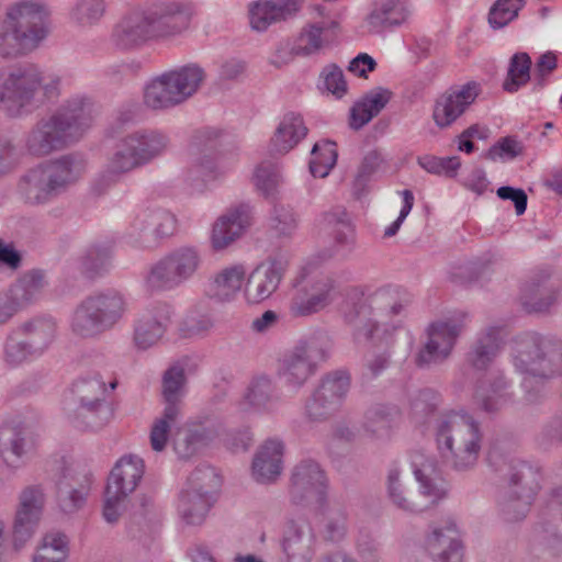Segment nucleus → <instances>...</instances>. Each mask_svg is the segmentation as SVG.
Masks as SVG:
<instances>
[{"label":"nucleus","mask_w":562,"mask_h":562,"mask_svg":"<svg viewBox=\"0 0 562 562\" xmlns=\"http://www.w3.org/2000/svg\"><path fill=\"white\" fill-rule=\"evenodd\" d=\"M190 9L179 1H164L126 13L114 26L112 43L122 50L134 49L153 40L169 38L189 25Z\"/></svg>","instance_id":"3"},{"label":"nucleus","mask_w":562,"mask_h":562,"mask_svg":"<svg viewBox=\"0 0 562 562\" xmlns=\"http://www.w3.org/2000/svg\"><path fill=\"white\" fill-rule=\"evenodd\" d=\"M337 161V150L335 143H316L312 149L310 160V171L315 178H325Z\"/></svg>","instance_id":"59"},{"label":"nucleus","mask_w":562,"mask_h":562,"mask_svg":"<svg viewBox=\"0 0 562 562\" xmlns=\"http://www.w3.org/2000/svg\"><path fill=\"white\" fill-rule=\"evenodd\" d=\"M201 265L202 255L198 247L180 246L147 267L143 273V286L150 293L177 290L194 278Z\"/></svg>","instance_id":"10"},{"label":"nucleus","mask_w":562,"mask_h":562,"mask_svg":"<svg viewBox=\"0 0 562 562\" xmlns=\"http://www.w3.org/2000/svg\"><path fill=\"white\" fill-rule=\"evenodd\" d=\"M562 291V280L549 266L537 267L529 280V313H548Z\"/></svg>","instance_id":"27"},{"label":"nucleus","mask_w":562,"mask_h":562,"mask_svg":"<svg viewBox=\"0 0 562 562\" xmlns=\"http://www.w3.org/2000/svg\"><path fill=\"white\" fill-rule=\"evenodd\" d=\"M283 562H312L316 538L311 524L302 517L288 519L280 537Z\"/></svg>","instance_id":"22"},{"label":"nucleus","mask_w":562,"mask_h":562,"mask_svg":"<svg viewBox=\"0 0 562 562\" xmlns=\"http://www.w3.org/2000/svg\"><path fill=\"white\" fill-rule=\"evenodd\" d=\"M204 80L203 68L195 64L166 71L146 85L144 103L153 110L180 105L198 92Z\"/></svg>","instance_id":"12"},{"label":"nucleus","mask_w":562,"mask_h":562,"mask_svg":"<svg viewBox=\"0 0 562 562\" xmlns=\"http://www.w3.org/2000/svg\"><path fill=\"white\" fill-rule=\"evenodd\" d=\"M49 178L41 164L26 170L18 182V193L25 204L38 206L57 198Z\"/></svg>","instance_id":"38"},{"label":"nucleus","mask_w":562,"mask_h":562,"mask_svg":"<svg viewBox=\"0 0 562 562\" xmlns=\"http://www.w3.org/2000/svg\"><path fill=\"white\" fill-rule=\"evenodd\" d=\"M322 231H330L335 246L316 254L303 268L294 283V293L290 302V312L294 316H310L326 308L336 296L335 280L325 274L313 276V267L335 257L339 247L349 241V225L336 217L335 214L325 213L318 220Z\"/></svg>","instance_id":"4"},{"label":"nucleus","mask_w":562,"mask_h":562,"mask_svg":"<svg viewBox=\"0 0 562 562\" xmlns=\"http://www.w3.org/2000/svg\"><path fill=\"white\" fill-rule=\"evenodd\" d=\"M434 436L443 461L457 472H468L479 462L483 446L480 422L471 414L450 412L436 419Z\"/></svg>","instance_id":"7"},{"label":"nucleus","mask_w":562,"mask_h":562,"mask_svg":"<svg viewBox=\"0 0 562 562\" xmlns=\"http://www.w3.org/2000/svg\"><path fill=\"white\" fill-rule=\"evenodd\" d=\"M321 525L322 533L326 540L338 542L347 533V512L338 505L330 503L327 498V506L324 509L312 507Z\"/></svg>","instance_id":"48"},{"label":"nucleus","mask_w":562,"mask_h":562,"mask_svg":"<svg viewBox=\"0 0 562 562\" xmlns=\"http://www.w3.org/2000/svg\"><path fill=\"white\" fill-rule=\"evenodd\" d=\"M24 153V148L21 149L12 139H0V178L20 165Z\"/></svg>","instance_id":"64"},{"label":"nucleus","mask_w":562,"mask_h":562,"mask_svg":"<svg viewBox=\"0 0 562 562\" xmlns=\"http://www.w3.org/2000/svg\"><path fill=\"white\" fill-rule=\"evenodd\" d=\"M518 467L519 469L515 464H510L508 485L503 503V510L508 516V519H519L525 516V462L520 461Z\"/></svg>","instance_id":"47"},{"label":"nucleus","mask_w":562,"mask_h":562,"mask_svg":"<svg viewBox=\"0 0 562 562\" xmlns=\"http://www.w3.org/2000/svg\"><path fill=\"white\" fill-rule=\"evenodd\" d=\"M279 401L272 379L259 374L249 381L237 407L245 413L272 414L278 409Z\"/></svg>","instance_id":"33"},{"label":"nucleus","mask_w":562,"mask_h":562,"mask_svg":"<svg viewBox=\"0 0 562 562\" xmlns=\"http://www.w3.org/2000/svg\"><path fill=\"white\" fill-rule=\"evenodd\" d=\"M418 165L429 173L445 175L448 177H454L458 169L460 168L459 157H437L432 155H424L418 157Z\"/></svg>","instance_id":"63"},{"label":"nucleus","mask_w":562,"mask_h":562,"mask_svg":"<svg viewBox=\"0 0 562 562\" xmlns=\"http://www.w3.org/2000/svg\"><path fill=\"white\" fill-rule=\"evenodd\" d=\"M289 268L284 257H269L259 262L250 272L247 271L244 299L250 305L269 300L279 289Z\"/></svg>","instance_id":"17"},{"label":"nucleus","mask_w":562,"mask_h":562,"mask_svg":"<svg viewBox=\"0 0 562 562\" xmlns=\"http://www.w3.org/2000/svg\"><path fill=\"white\" fill-rule=\"evenodd\" d=\"M108 391L98 372L79 375L71 384L70 400L63 407L69 424L80 431H98L106 426L111 418Z\"/></svg>","instance_id":"9"},{"label":"nucleus","mask_w":562,"mask_h":562,"mask_svg":"<svg viewBox=\"0 0 562 562\" xmlns=\"http://www.w3.org/2000/svg\"><path fill=\"white\" fill-rule=\"evenodd\" d=\"M38 358L26 340H19L13 334H9L2 346V361L8 368L15 369L26 361Z\"/></svg>","instance_id":"57"},{"label":"nucleus","mask_w":562,"mask_h":562,"mask_svg":"<svg viewBox=\"0 0 562 562\" xmlns=\"http://www.w3.org/2000/svg\"><path fill=\"white\" fill-rule=\"evenodd\" d=\"M106 12L104 0H72L68 8L69 23L81 30L98 25Z\"/></svg>","instance_id":"49"},{"label":"nucleus","mask_w":562,"mask_h":562,"mask_svg":"<svg viewBox=\"0 0 562 562\" xmlns=\"http://www.w3.org/2000/svg\"><path fill=\"white\" fill-rule=\"evenodd\" d=\"M128 311V300L124 292L104 289L81 300L69 318V329L74 336L94 339L114 329Z\"/></svg>","instance_id":"8"},{"label":"nucleus","mask_w":562,"mask_h":562,"mask_svg":"<svg viewBox=\"0 0 562 562\" xmlns=\"http://www.w3.org/2000/svg\"><path fill=\"white\" fill-rule=\"evenodd\" d=\"M47 285L43 271L31 270L19 277L2 292L18 313H21L40 301Z\"/></svg>","instance_id":"35"},{"label":"nucleus","mask_w":562,"mask_h":562,"mask_svg":"<svg viewBox=\"0 0 562 562\" xmlns=\"http://www.w3.org/2000/svg\"><path fill=\"white\" fill-rule=\"evenodd\" d=\"M527 82V53H516L509 60L506 78L503 82L505 91L514 93Z\"/></svg>","instance_id":"61"},{"label":"nucleus","mask_w":562,"mask_h":562,"mask_svg":"<svg viewBox=\"0 0 562 562\" xmlns=\"http://www.w3.org/2000/svg\"><path fill=\"white\" fill-rule=\"evenodd\" d=\"M177 218L162 207H143L133 213L124 233L126 245L137 249L156 247L164 238L173 235Z\"/></svg>","instance_id":"14"},{"label":"nucleus","mask_w":562,"mask_h":562,"mask_svg":"<svg viewBox=\"0 0 562 562\" xmlns=\"http://www.w3.org/2000/svg\"><path fill=\"white\" fill-rule=\"evenodd\" d=\"M510 401L512 396L502 383H494L488 387L479 385L474 392V402L486 413L497 412Z\"/></svg>","instance_id":"55"},{"label":"nucleus","mask_w":562,"mask_h":562,"mask_svg":"<svg viewBox=\"0 0 562 562\" xmlns=\"http://www.w3.org/2000/svg\"><path fill=\"white\" fill-rule=\"evenodd\" d=\"M98 109L85 95L65 100L52 113L42 116L25 134L23 148L33 158H44L77 142L94 123Z\"/></svg>","instance_id":"1"},{"label":"nucleus","mask_w":562,"mask_h":562,"mask_svg":"<svg viewBox=\"0 0 562 562\" xmlns=\"http://www.w3.org/2000/svg\"><path fill=\"white\" fill-rule=\"evenodd\" d=\"M391 92L376 88L366 93L350 110V126L359 130L376 116L389 103Z\"/></svg>","instance_id":"45"},{"label":"nucleus","mask_w":562,"mask_h":562,"mask_svg":"<svg viewBox=\"0 0 562 562\" xmlns=\"http://www.w3.org/2000/svg\"><path fill=\"white\" fill-rule=\"evenodd\" d=\"M281 182L282 176L277 164L262 161L255 167L251 176V183L265 198L273 196Z\"/></svg>","instance_id":"54"},{"label":"nucleus","mask_w":562,"mask_h":562,"mask_svg":"<svg viewBox=\"0 0 562 562\" xmlns=\"http://www.w3.org/2000/svg\"><path fill=\"white\" fill-rule=\"evenodd\" d=\"M179 413L172 406L165 407L160 416L153 422L149 432V442L154 451L165 450L169 442V435L172 425L176 423Z\"/></svg>","instance_id":"58"},{"label":"nucleus","mask_w":562,"mask_h":562,"mask_svg":"<svg viewBox=\"0 0 562 562\" xmlns=\"http://www.w3.org/2000/svg\"><path fill=\"white\" fill-rule=\"evenodd\" d=\"M184 366L181 362L172 364L162 376V396L165 407L172 406L180 414L182 398L186 395Z\"/></svg>","instance_id":"50"},{"label":"nucleus","mask_w":562,"mask_h":562,"mask_svg":"<svg viewBox=\"0 0 562 562\" xmlns=\"http://www.w3.org/2000/svg\"><path fill=\"white\" fill-rule=\"evenodd\" d=\"M60 93L61 78L36 64H19L0 71V109L9 117H25Z\"/></svg>","instance_id":"5"},{"label":"nucleus","mask_w":562,"mask_h":562,"mask_svg":"<svg viewBox=\"0 0 562 562\" xmlns=\"http://www.w3.org/2000/svg\"><path fill=\"white\" fill-rule=\"evenodd\" d=\"M145 473L144 460L135 454L121 457L108 477L103 502V518L115 524L126 509L128 496L135 492Z\"/></svg>","instance_id":"13"},{"label":"nucleus","mask_w":562,"mask_h":562,"mask_svg":"<svg viewBox=\"0 0 562 562\" xmlns=\"http://www.w3.org/2000/svg\"><path fill=\"white\" fill-rule=\"evenodd\" d=\"M529 376L549 379L560 371L562 342L537 333L529 336Z\"/></svg>","instance_id":"26"},{"label":"nucleus","mask_w":562,"mask_h":562,"mask_svg":"<svg viewBox=\"0 0 562 562\" xmlns=\"http://www.w3.org/2000/svg\"><path fill=\"white\" fill-rule=\"evenodd\" d=\"M19 330L27 336L35 355L43 356L53 345L58 334V323L52 315H37L23 322Z\"/></svg>","instance_id":"39"},{"label":"nucleus","mask_w":562,"mask_h":562,"mask_svg":"<svg viewBox=\"0 0 562 562\" xmlns=\"http://www.w3.org/2000/svg\"><path fill=\"white\" fill-rule=\"evenodd\" d=\"M46 495L42 485H29L19 494L13 521V547L20 550L34 535L42 518Z\"/></svg>","instance_id":"18"},{"label":"nucleus","mask_w":562,"mask_h":562,"mask_svg":"<svg viewBox=\"0 0 562 562\" xmlns=\"http://www.w3.org/2000/svg\"><path fill=\"white\" fill-rule=\"evenodd\" d=\"M284 442L279 438L265 440L252 458L251 475L258 483H272L283 471Z\"/></svg>","instance_id":"34"},{"label":"nucleus","mask_w":562,"mask_h":562,"mask_svg":"<svg viewBox=\"0 0 562 562\" xmlns=\"http://www.w3.org/2000/svg\"><path fill=\"white\" fill-rule=\"evenodd\" d=\"M398 414L400 412L394 405L375 404L367 409L362 429L371 438H387Z\"/></svg>","instance_id":"46"},{"label":"nucleus","mask_w":562,"mask_h":562,"mask_svg":"<svg viewBox=\"0 0 562 562\" xmlns=\"http://www.w3.org/2000/svg\"><path fill=\"white\" fill-rule=\"evenodd\" d=\"M297 216L293 209L284 205H276L270 216V227L278 235L290 237L297 228Z\"/></svg>","instance_id":"62"},{"label":"nucleus","mask_w":562,"mask_h":562,"mask_svg":"<svg viewBox=\"0 0 562 562\" xmlns=\"http://www.w3.org/2000/svg\"><path fill=\"white\" fill-rule=\"evenodd\" d=\"M426 548L438 562H461L463 547L460 530L452 519L435 526L427 537Z\"/></svg>","instance_id":"31"},{"label":"nucleus","mask_w":562,"mask_h":562,"mask_svg":"<svg viewBox=\"0 0 562 562\" xmlns=\"http://www.w3.org/2000/svg\"><path fill=\"white\" fill-rule=\"evenodd\" d=\"M364 300L345 311L357 344L378 342L403 326L411 293L397 284H384L362 292Z\"/></svg>","instance_id":"2"},{"label":"nucleus","mask_w":562,"mask_h":562,"mask_svg":"<svg viewBox=\"0 0 562 562\" xmlns=\"http://www.w3.org/2000/svg\"><path fill=\"white\" fill-rule=\"evenodd\" d=\"M143 166L132 143L125 135L116 142L113 151L108 157L103 170L93 182V189L98 193H101L106 188L117 182L123 176Z\"/></svg>","instance_id":"25"},{"label":"nucleus","mask_w":562,"mask_h":562,"mask_svg":"<svg viewBox=\"0 0 562 562\" xmlns=\"http://www.w3.org/2000/svg\"><path fill=\"white\" fill-rule=\"evenodd\" d=\"M214 503L215 497L201 495L195 490L182 488L177 502V513L186 525L201 526Z\"/></svg>","instance_id":"43"},{"label":"nucleus","mask_w":562,"mask_h":562,"mask_svg":"<svg viewBox=\"0 0 562 562\" xmlns=\"http://www.w3.org/2000/svg\"><path fill=\"white\" fill-rule=\"evenodd\" d=\"M409 15V7L404 0H379L372 4L363 21V27L369 33L381 34L402 25Z\"/></svg>","instance_id":"36"},{"label":"nucleus","mask_w":562,"mask_h":562,"mask_svg":"<svg viewBox=\"0 0 562 562\" xmlns=\"http://www.w3.org/2000/svg\"><path fill=\"white\" fill-rule=\"evenodd\" d=\"M113 254L111 240H100L90 245L80 258V268L89 277L104 271L110 265Z\"/></svg>","instance_id":"53"},{"label":"nucleus","mask_w":562,"mask_h":562,"mask_svg":"<svg viewBox=\"0 0 562 562\" xmlns=\"http://www.w3.org/2000/svg\"><path fill=\"white\" fill-rule=\"evenodd\" d=\"M409 463L418 483L419 494L428 505H436L447 497L449 486L434 456L422 450H415L409 454Z\"/></svg>","instance_id":"23"},{"label":"nucleus","mask_w":562,"mask_h":562,"mask_svg":"<svg viewBox=\"0 0 562 562\" xmlns=\"http://www.w3.org/2000/svg\"><path fill=\"white\" fill-rule=\"evenodd\" d=\"M290 498L293 504L324 509L327 506L328 480L321 465L312 460L300 461L291 472Z\"/></svg>","instance_id":"16"},{"label":"nucleus","mask_w":562,"mask_h":562,"mask_svg":"<svg viewBox=\"0 0 562 562\" xmlns=\"http://www.w3.org/2000/svg\"><path fill=\"white\" fill-rule=\"evenodd\" d=\"M525 0H497L490 10L488 23L493 29H502L513 21L524 7Z\"/></svg>","instance_id":"60"},{"label":"nucleus","mask_w":562,"mask_h":562,"mask_svg":"<svg viewBox=\"0 0 562 562\" xmlns=\"http://www.w3.org/2000/svg\"><path fill=\"white\" fill-rule=\"evenodd\" d=\"M69 557V542L60 532L46 533L34 553L31 562H67Z\"/></svg>","instance_id":"51"},{"label":"nucleus","mask_w":562,"mask_h":562,"mask_svg":"<svg viewBox=\"0 0 562 562\" xmlns=\"http://www.w3.org/2000/svg\"><path fill=\"white\" fill-rule=\"evenodd\" d=\"M307 134V127L300 114L290 112L281 119L271 146L276 153L285 154L293 149Z\"/></svg>","instance_id":"44"},{"label":"nucleus","mask_w":562,"mask_h":562,"mask_svg":"<svg viewBox=\"0 0 562 562\" xmlns=\"http://www.w3.org/2000/svg\"><path fill=\"white\" fill-rule=\"evenodd\" d=\"M331 341L325 331L317 330L301 338L279 359L277 376L285 386L300 390L316 372L319 361L330 352Z\"/></svg>","instance_id":"11"},{"label":"nucleus","mask_w":562,"mask_h":562,"mask_svg":"<svg viewBox=\"0 0 562 562\" xmlns=\"http://www.w3.org/2000/svg\"><path fill=\"white\" fill-rule=\"evenodd\" d=\"M336 27L335 21L306 24L293 43V54L304 57L318 54L329 43L328 34Z\"/></svg>","instance_id":"42"},{"label":"nucleus","mask_w":562,"mask_h":562,"mask_svg":"<svg viewBox=\"0 0 562 562\" xmlns=\"http://www.w3.org/2000/svg\"><path fill=\"white\" fill-rule=\"evenodd\" d=\"M92 479L89 474L63 473L57 482V505L65 514L80 510L87 501Z\"/></svg>","instance_id":"37"},{"label":"nucleus","mask_w":562,"mask_h":562,"mask_svg":"<svg viewBox=\"0 0 562 562\" xmlns=\"http://www.w3.org/2000/svg\"><path fill=\"white\" fill-rule=\"evenodd\" d=\"M350 378L346 372L338 371L326 375L321 385L306 402L305 411L311 420L321 422L330 417L349 391Z\"/></svg>","instance_id":"19"},{"label":"nucleus","mask_w":562,"mask_h":562,"mask_svg":"<svg viewBox=\"0 0 562 562\" xmlns=\"http://www.w3.org/2000/svg\"><path fill=\"white\" fill-rule=\"evenodd\" d=\"M252 209L239 204L228 209L214 222L210 235L211 247L222 251L238 240L251 224Z\"/></svg>","instance_id":"24"},{"label":"nucleus","mask_w":562,"mask_h":562,"mask_svg":"<svg viewBox=\"0 0 562 562\" xmlns=\"http://www.w3.org/2000/svg\"><path fill=\"white\" fill-rule=\"evenodd\" d=\"M126 136L144 166L162 156L170 144L168 134L160 130L143 128Z\"/></svg>","instance_id":"41"},{"label":"nucleus","mask_w":562,"mask_h":562,"mask_svg":"<svg viewBox=\"0 0 562 562\" xmlns=\"http://www.w3.org/2000/svg\"><path fill=\"white\" fill-rule=\"evenodd\" d=\"M41 165L58 196L75 186L87 171V159L79 153H69Z\"/></svg>","instance_id":"30"},{"label":"nucleus","mask_w":562,"mask_h":562,"mask_svg":"<svg viewBox=\"0 0 562 562\" xmlns=\"http://www.w3.org/2000/svg\"><path fill=\"white\" fill-rule=\"evenodd\" d=\"M35 451V441L24 425H7L0 430V454L11 469L23 467Z\"/></svg>","instance_id":"28"},{"label":"nucleus","mask_w":562,"mask_h":562,"mask_svg":"<svg viewBox=\"0 0 562 562\" xmlns=\"http://www.w3.org/2000/svg\"><path fill=\"white\" fill-rule=\"evenodd\" d=\"M502 349V327L488 326L481 330L471 350L468 362L477 370L486 369Z\"/></svg>","instance_id":"40"},{"label":"nucleus","mask_w":562,"mask_h":562,"mask_svg":"<svg viewBox=\"0 0 562 562\" xmlns=\"http://www.w3.org/2000/svg\"><path fill=\"white\" fill-rule=\"evenodd\" d=\"M247 266L235 262L217 270L209 280L206 295L217 303H232L245 286Z\"/></svg>","instance_id":"32"},{"label":"nucleus","mask_w":562,"mask_h":562,"mask_svg":"<svg viewBox=\"0 0 562 562\" xmlns=\"http://www.w3.org/2000/svg\"><path fill=\"white\" fill-rule=\"evenodd\" d=\"M403 470L396 464H392L387 471V494L397 508L407 513H420L428 507V505H419L407 496L406 487L402 481Z\"/></svg>","instance_id":"52"},{"label":"nucleus","mask_w":562,"mask_h":562,"mask_svg":"<svg viewBox=\"0 0 562 562\" xmlns=\"http://www.w3.org/2000/svg\"><path fill=\"white\" fill-rule=\"evenodd\" d=\"M467 316L459 311L430 323L426 329L427 339L416 356V364L424 368L446 361L452 353Z\"/></svg>","instance_id":"15"},{"label":"nucleus","mask_w":562,"mask_h":562,"mask_svg":"<svg viewBox=\"0 0 562 562\" xmlns=\"http://www.w3.org/2000/svg\"><path fill=\"white\" fill-rule=\"evenodd\" d=\"M232 169L233 162L223 155L204 154L188 169L186 181L192 192L203 193L212 184L222 181Z\"/></svg>","instance_id":"29"},{"label":"nucleus","mask_w":562,"mask_h":562,"mask_svg":"<svg viewBox=\"0 0 562 562\" xmlns=\"http://www.w3.org/2000/svg\"><path fill=\"white\" fill-rule=\"evenodd\" d=\"M52 31V9L42 0L7 5L0 24V56L18 58L36 50Z\"/></svg>","instance_id":"6"},{"label":"nucleus","mask_w":562,"mask_h":562,"mask_svg":"<svg viewBox=\"0 0 562 562\" xmlns=\"http://www.w3.org/2000/svg\"><path fill=\"white\" fill-rule=\"evenodd\" d=\"M173 307L157 302L147 307L134 322L133 342L138 350L157 346L172 323Z\"/></svg>","instance_id":"20"},{"label":"nucleus","mask_w":562,"mask_h":562,"mask_svg":"<svg viewBox=\"0 0 562 562\" xmlns=\"http://www.w3.org/2000/svg\"><path fill=\"white\" fill-rule=\"evenodd\" d=\"M482 91L481 85L476 81H469L464 85L451 88L440 94L434 103L431 117L437 127L445 130L450 127L470 105L476 100Z\"/></svg>","instance_id":"21"},{"label":"nucleus","mask_w":562,"mask_h":562,"mask_svg":"<svg viewBox=\"0 0 562 562\" xmlns=\"http://www.w3.org/2000/svg\"><path fill=\"white\" fill-rule=\"evenodd\" d=\"M221 480L216 470L210 465L196 468L188 477L183 488L195 490L199 494L215 497Z\"/></svg>","instance_id":"56"}]
</instances>
